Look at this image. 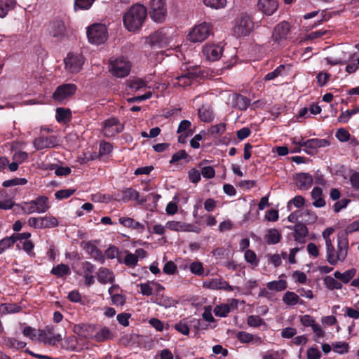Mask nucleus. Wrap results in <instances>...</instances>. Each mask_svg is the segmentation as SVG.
<instances>
[{"label":"nucleus","instance_id":"obj_55","mask_svg":"<svg viewBox=\"0 0 359 359\" xmlns=\"http://www.w3.org/2000/svg\"><path fill=\"white\" fill-rule=\"evenodd\" d=\"M15 243L13 237H6L0 241V255Z\"/></svg>","mask_w":359,"mask_h":359},{"label":"nucleus","instance_id":"obj_42","mask_svg":"<svg viewBox=\"0 0 359 359\" xmlns=\"http://www.w3.org/2000/svg\"><path fill=\"white\" fill-rule=\"evenodd\" d=\"M55 118L59 123H67L71 118V111L69 109L59 107L56 109Z\"/></svg>","mask_w":359,"mask_h":359},{"label":"nucleus","instance_id":"obj_60","mask_svg":"<svg viewBox=\"0 0 359 359\" xmlns=\"http://www.w3.org/2000/svg\"><path fill=\"white\" fill-rule=\"evenodd\" d=\"M86 248L92 256L95 257L96 259H102V252L96 248V246L92 243H87L86 244Z\"/></svg>","mask_w":359,"mask_h":359},{"label":"nucleus","instance_id":"obj_7","mask_svg":"<svg viewBox=\"0 0 359 359\" xmlns=\"http://www.w3.org/2000/svg\"><path fill=\"white\" fill-rule=\"evenodd\" d=\"M87 36L90 43L100 45L104 43L108 37L107 29L103 24H93L87 29Z\"/></svg>","mask_w":359,"mask_h":359},{"label":"nucleus","instance_id":"obj_37","mask_svg":"<svg viewBox=\"0 0 359 359\" xmlns=\"http://www.w3.org/2000/svg\"><path fill=\"white\" fill-rule=\"evenodd\" d=\"M233 107L240 110H245L249 104L250 100L248 98L243 95H236L233 97Z\"/></svg>","mask_w":359,"mask_h":359},{"label":"nucleus","instance_id":"obj_24","mask_svg":"<svg viewBox=\"0 0 359 359\" xmlns=\"http://www.w3.org/2000/svg\"><path fill=\"white\" fill-rule=\"evenodd\" d=\"M166 228L175 231H195L193 225L180 221H170L166 223Z\"/></svg>","mask_w":359,"mask_h":359},{"label":"nucleus","instance_id":"obj_10","mask_svg":"<svg viewBox=\"0 0 359 359\" xmlns=\"http://www.w3.org/2000/svg\"><path fill=\"white\" fill-rule=\"evenodd\" d=\"M123 125L117 118L111 117L102 122V133L107 137H111L121 133L123 130Z\"/></svg>","mask_w":359,"mask_h":359},{"label":"nucleus","instance_id":"obj_22","mask_svg":"<svg viewBox=\"0 0 359 359\" xmlns=\"http://www.w3.org/2000/svg\"><path fill=\"white\" fill-rule=\"evenodd\" d=\"M50 34L55 38L62 39L65 36L67 29L63 21L55 20L50 26Z\"/></svg>","mask_w":359,"mask_h":359},{"label":"nucleus","instance_id":"obj_58","mask_svg":"<svg viewBox=\"0 0 359 359\" xmlns=\"http://www.w3.org/2000/svg\"><path fill=\"white\" fill-rule=\"evenodd\" d=\"M285 69V67L283 65L278 66L276 69H275L273 72L268 73L264 76L265 81H271L277 78L278 76H280Z\"/></svg>","mask_w":359,"mask_h":359},{"label":"nucleus","instance_id":"obj_52","mask_svg":"<svg viewBox=\"0 0 359 359\" xmlns=\"http://www.w3.org/2000/svg\"><path fill=\"white\" fill-rule=\"evenodd\" d=\"M22 333L25 337H28L31 340L38 341L39 330L37 331L36 329L32 327L27 326L23 329Z\"/></svg>","mask_w":359,"mask_h":359},{"label":"nucleus","instance_id":"obj_28","mask_svg":"<svg viewBox=\"0 0 359 359\" xmlns=\"http://www.w3.org/2000/svg\"><path fill=\"white\" fill-rule=\"evenodd\" d=\"M120 288L118 285H112L109 288V293L111 295V301L116 306H123L126 303V297L119 294Z\"/></svg>","mask_w":359,"mask_h":359},{"label":"nucleus","instance_id":"obj_1","mask_svg":"<svg viewBox=\"0 0 359 359\" xmlns=\"http://www.w3.org/2000/svg\"><path fill=\"white\" fill-rule=\"evenodd\" d=\"M326 259L331 265H337L345 262L349 249L348 240L345 233H339L337 236V248L333 243L325 247Z\"/></svg>","mask_w":359,"mask_h":359},{"label":"nucleus","instance_id":"obj_40","mask_svg":"<svg viewBox=\"0 0 359 359\" xmlns=\"http://www.w3.org/2000/svg\"><path fill=\"white\" fill-rule=\"evenodd\" d=\"M114 337L111 331L107 327L101 328L95 335V339L98 342L104 341L112 339Z\"/></svg>","mask_w":359,"mask_h":359},{"label":"nucleus","instance_id":"obj_64","mask_svg":"<svg viewBox=\"0 0 359 359\" xmlns=\"http://www.w3.org/2000/svg\"><path fill=\"white\" fill-rule=\"evenodd\" d=\"M302 215L303 220L308 224H313L317 221L318 216L316 212L306 210L305 212H302Z\"/></svg>","mask_w":359,"mask_h":359},{"label":"nucleus","instance_id":"obj_31","mask_svg":"<svg viewBox=\"0 0 359 359\" xmlns=\"http://www.w3.org/2000/svg\"><path fill=\"white\" fill-rule=\"evenodd\" d=\"M309 233L306 225L299 223L294 226V239L299 243H304V239Z\"/></svg>","mask_w":359,"mask_h":359},{"label":"nucleus","instance_id":"obj_30","mask_svg":"<svg viewBox=\"0 0 359 359\" xmlns=\"http://www.w3.org/2000/svg\"><path fill=\"white\" fill-rule=\"evenodd\" d=\"M313 200V205L316 208H322L325 205V201L323 198V191L319 187H314L311 193Z\"/></svg>","mask_w":359,"mask_h":359},{"label":"nucleus","instance_id":"obj_5","mask_svg":"<svg viewBox=\"0 0 359 359\" xmlns=\"http://www.w3.org/2000/svg\"><path fill=\"white\" fill-rule=\"evenodd\" d=\"M130 69V62L124 57L111 58L109 61V70L116 77H126L129 74Z\"/></svg>","mask_w":359,"mask_h":359},{"label":"nucleus","instance_id":"obj_45","mask_svg":"<svg viewBox=\"0 0 359 359\" xmlns=\"http://www.w3.org/2000/svg\"><path fill=\"white\" fill-rule=\"evenodd\" d=\"M92 327L90 325L80 323L75 325L73 327V331L76 334L81 336L85 338L88 337V334L87 333L88 330L91 329Z\"/></svg>","mask_w":359,"mask_h":359},{"label":"nucleus","instance_id":"obj_54","mask_svg":"<svg viewBox=\"0 0 359 359\" xmlns=\"http://www.w3.org/2000/svg\"><path fill=\"white\" fill-rule=\"evenodd\" d=\"M292 144L295 147L293 150L291 151L292 153H299L301 151V147H304L305 141L302 136H297L294 137L291 139Z\"/></svg>","mask_w":359,"mask_h":359},{"label":"nucleus","instance_id":"obj_26","mask_svg":"<svg viewBox=\"0 0 359 359\" xmlns=\"http://www.w3.org/2000/svg\"><path fill=\"white\" fill-rule=\"evenodd\" d=\"M357 270L355 268L349 269L344 272H340L339 271H336L334 273V276L335 278H337L341 284H346L349 283L351 280H353L354 276L356 275Z\"/></svg>","mask_w":359,"mask_h":359},{"label":"nucleus","instance_id":"obj_16","mask_svg":"<svg viewBox=\"0 0 359 359\" xmlns=\"http://www.w3.org/2000/svg\"><path fill=\"white\" fill-rule=\"evenodd\" d=\"M223 52V47L219 44L207 43L203 48V53L207 60L215 61L219 60Z\"/></svg>","mask_w":359,"mask_h":359},{"label":"nucleus","instance_id":"obj_3","mask_svg":"<svg viewBox=\"0 0 359 359\" xmlns=\"http://www.w3.org/2000/svg\"><path fill=\"white\" fill-rule=\"evenodd\" d=\"M212 34V25L201 22L195 25L189 32L187 39L191 43H202Z\"/></svg>","mask_w":359,"mask_h":359},{"label":"nucleus","instance_id":"obj_49","mask_svg":"<svg viewBox=\"0 0 359 359\" xmlns=\"http://www.w3.org/2000/svg\"><path fill=\"white\" fill-rule=\"evenodd\" d=\"M126 266L129 267H134L137 265L138 261L136 259L134 253H131L129 251H126V256L122 261Z\"/></svg>","mask_w":359,"mask_h":359},{"label":"nucleus","instance_id":"obj_15","mask_svg":"<svg viewBox=\"0 0 359 359\" xmlns=\"http://www.w3.org/2000/svg\"><path fill=\"white\" fill-rule=\"evenodd\" d=\"M290 32V25L285 21L278 23L272 34V40L277 44H281L287 39Z\"/></svg>","mask_w":359,"mask_h":359},{"label":"nucleus","instance_id":"obj_14","mask_svg":"<svg viewBox=\"0 0 359 359\" xmlns=\"http://www.w3.org/2000/svg\"><path fill=\"white\" fill-rule=\"evenodd\" d=\"M172 40V34L170 29L161 28L151 36V41L154 44L160 46L169 45Z\"/></svg>","mask_w":359,"mask_h":359},{"label":"nucleus","instance_id":"obj_25","mask_svg":"<svg viewBox=\"0 0 359 359\" xmlns=\"http://www.w3.org/2000/svg\"><path fill=\"white\" fill-rule=\"evenodd\" d=\"M329 145V141L325 139L313 138L305 141L304 147L306 149V151L311 154V151L309 150H316L318 148L326 147Z\"/></svg>","mask_w":359,"mask_h":359},{"label":"nucleus","instance_id":"obj_34","mask_svg":"<svg viewBox=\"0 0 359 359\" xmlns=\"http://www.w3.org/2000/svg\"><path fill=\"white\" fill-rule=\"evenodd\" d=\"M198 114L201 121L203 122H210L214 118L212 110L209 106H202L198 109Z\"/></svg>","mask_w":359,"mask_h":359},{"label":"nucleus","instance_id":"obj_8","mask_svg":"<svg viewBox=\"0 0 359 359\" xmlns=\"http://www.w3.org/2000/svg\"><path fill=\"white\" fill-rule=\"evenodd\" d=\"M22 210L26 214L32 213H43L46 212L49 208L48 198L46 196H39L35 200L29 202H25L21 205Z\"/></svg>","mask_w":359,"mask_h":359},{"label":"nucleus","instance_id":"obj_17","mask_svg":"<svg viewBox=\"0 0 359 359\" xmlns=\"http://www.w3.org/2000/svg\"><path fill=\"white\" fill-rule=\"evenodd\" d=\"M203 287L210 290H223L225 291H233L234 287L231 286L228 282L222 278H213L210 280H205L203 283Z\"/></svg>","mask_w":359,"mask_h":359},{"label":"nucleus","instance_id":"obj_57","mask_svg":"<svg viewBox=\"0 0 359 359\" xmlns=\"http://www.w3.org/2000/svg\"><path fill=\"white\" fill-rule=\"evenodd\" d=\"M248 325L250 327H257L264 324L262 318L259 316H250L247 320Z\"/></svg>","mask_w":359,"mask_h":359},{"label":"nucleus","instance_id":"obj_6","mask_svg":"<svg viewBox=\"0 0 359 359\" xmlns=\"http://www.w3.org/2000/svg\"><path fill=\"white\" fill-rule=\"evenodd\" d=\"M254 25L251 16L243 13L235 19L233 31L238 36H247L253 30Z\"/></svg>","mask_w":359,"mask_h":359},{"label":"nucleus","instance_id":"obj_50","mask_svg":"<svg viewBox=\"0 0 359 359\" xmlns=\"http://www.w3.org/2000/svg\"><path fill=\"white\" fill-rule=\"evenodd\" d=\"M348 348V344L344 341H339L332 344L333 351L339 354L347 353Z\"/></svg>","mask_w":359,"mask_h":359},{"label":"nucleus","instance_id":"obj_43","mask_svg":"<svg viewBox=\"0 0 359 359\" xmlns=\"http://www.w3.org/2000/svg\"><path fill=\"white\" fill-rule=\"evenodd\" d=\"M20 306L15 304H0V314L6 315L8 313H18L20 311Z\"/></svg>","mask_w":359,"mask_h":359},{"label":"nucleus","instance_id":"obj_41","mask_svg":"<svg viewBox=\"0 0 359 359\" xmlns=\"http://www.w3.org/2000/svg\"><path fill=\"white\" fill-rule=\"evenodd\" d=\"M324 284L326 288L330 290H341L342 288L341 283L337 278H335L334 276H326L324 278Z\"/></svg>","mask_w":359,"mask_h":359},{"label":"nucleus","instance_id":"obj_48","mask_svg":"<svg viewBox=\"0 0 359 359\" xmlns=\"http://www.w3.org/2000/svg\"><path fill=\"white\" fill-rule=\"evenodd\" d=\"M226 130L225 123H219L212 126L209 130L208 133L214 137L222 135Z\"/></svg>","mask_w":359,"mask_h":359},{"label":"nucleus","instance_id":"obj_9","mask_svg":"<svg viewBox=\"0 0 359 359\" xmlns=\"http://www.w3.org/2000/svg\"><path fill=\"white\" fill-rule=\"evenodd\" d=\"M64 62L65 69L71 74H76L82 69L84 64V57L81 54L69 53Z\"/></svg>","mask_w":359,"mask_h":359},{"label":"nucleus","instance_id":"obj_19","mask_svg":"<svg viewBox=\"0 0 359 359\" xmlns=\"http://www.w3.org/2000/svg\"><path fill=\"white\" fill-rule=\"evenodd\" d=\"M196 78V74L194 72H188L180 76H178L171 80L173 86L187 87L190 86L193 81Z\"/></svg>","mask_w":359,"mask_h":359},{"label":"nucleus","instance_id":"obj_23","mask_svg":"<svg viewBox=\"0 0 359 359\" xmlns=\"http://www.w3.org/2000/svg\"><path fill=\"white\" fill-rule=\"evenodd\" d=\"M238 306V301L232 299L229 304H223L217 305L214 309L215 316L219 317H226L231 309H236Z\"/></svg>","mask_w":359,"mask_h":359},{"label":"nucleus","instance_id":"obj_13","mask_svg":"<svg viewBox=\"0 0 359 359\" xmlns=\"http://www.w3.org/2000/svg\"><path fill=\"white\" fill-rule=\"evenodd\" d=\"M62 340V335L54 334L53 328L47 327L45 330H39L38 341L45 345L55 346Z\"/></svg>","mask_w":359,"mask_h":359},{"label":"nucleus","instance_id":"obj_33","mask_svg":"<svg viewBox=\"0 0 359 359\" xmlns=\"http://www.w3.org/2000/svg\"><path fill=\"white\" fill-rule=\"evenodd\" d=\"M139 193L133 188H128L122 191L121 201L126 203L131 200H135L140 203L144 202L146 200H139Z\"/></svg>","mask_w":359,"mask_h":359},{"label":"nucleus","instance_id":"obj_63","mask_svg":"<svg viewBox=\"0 0 359 359\" xmlns=\"http://www.w3.org/2000/svg\"><path fill=\"white\" fill-rule=\"evenodd\" d=\"M335 136L339 141L342 142H347L350 139V133L343 128L337 130Z\"/></svg>","mask_w":359,"mask_h":359},{"label":"nucleus","instance_id":"obj_32","mask_svg":"<svg viewBox=\"0 0 359 359\" xmlns=\"http://www.w3.org/2000/svg\"><path fill=\"white\" fill-rule=\"evenodd\" d=\"M155 302L165 308L175 306L177 301L170 297L163 294H156Z\"/></svg>","mask_w":359,"mask_h":359},{"label":"nucleus","instance_id":"obj_53","mask_svg":"<svg viewBox=\"0 0 359 359\" xmlns=\"http://www.w3.org/2000/svg\"><path fill=\"white\" fill-rule=\"evenodd\" d=\"M75 189H61L57 191L55 193V196L58 200H62L65 198H68L72 195H73L75 193Z\"/></svg>","mask_w":359,"mask_h":359},{"label":"nucleus","instance_id":"obj_61","mask_svg":"<svg viewBox=\"0 0 359 359\" xmlns=\"http://www.w3.org/2000/svg\"><path fill=\"white\" fill-rule=\"evenodd\" d=\"M147 87L146 82L141 79H135L130 81L129 88L133 91H138Z\"/></svg>","mask_w":359,"mask_h":359},{"label":"nucleus","instance_id":"obj_27","mask_svg":"<svg viewBox=\"0 0 359 359\" xmlns=\"http://www.w3.org/2000/svg\"><path fill=\"white\" fill-rule=\"evenodd\" d=\"M98 281L102 284L112 283L115 276L114 273L107 268H100L97 272Z\"/></svg>","mask_w":359,"mask_h":359},{"label":"nucleus","instance_id":"obj_51","mask_svg":"<svg viewBox=\"0 0 359 359\" xmlns=\"http://www.w3.org/2000/svg\"><path fill=\"white\" fill-rule=\"evenodd\" d=\"M205 6L215 9L224 8L226 4V0H203Z\"/></svg>","mask_w":359,"mask_h":359},{"label":"nucleus","instance_id":"obj_59","mask_svg":"<svg viewBox=\"0 0 359 359\" xmlns=\"http://www.w3.org/2000/svg\"><path fill=\"white\" fill-rule=\"evenodd\" d=\"M6 345L12 348L21 349L26 346V343L14 338H8L6 340Z\"/></svg>","mask_w":359,"mask_h":359},{"label":"nucleus","instance_id":"obj_39","mask_svg":"<svg viewBox=\"0 0 359 359\" xmlns=\"http://www.w3.org/2000/svg\"><path fill=\"white\" fill-rule=\"evenodd\" d=\"M14 202L8 197V194L5 191H0V209L1 210H9L11 209L14 205Z\"/></svg>","mask_w":359,"mask_h":359},{"label":"nucleus","instance_id":"obj_21","mask_svg":"<svg viewBox=\"0 0 359 359\" xmlns=\"http://www.w3.org/2000/svg\"><path fill=\"white\" fill-rule=\"evenodd\" d=\"M236 338L240 342L244 344L252 343L255 345H261L264 344L263 339L258 335H254L244 331H240L236 333Z\"/></svg>","mask_w":359,"mask_h":359},{"label":"nucleus","instance_id":"obj_47","mask_svg":"<svg viewBox=\"0 0 359 359\" xmlns=\"http://www.w3.org/2000/svg\"><path fill=\"white\" fill-rule=\"evenodd\" d=\"M190 271L198 276H201L204 273V267L202 262L199 261H195L189 264Z\"/></svg>","mask_w":359,"mask_h":359},{"label":"nucleus","instance_id":"obj_18","mask_svg":"<svg viewBox=\"0 0 359 359\" xmlns=\"http://www.w3.org/2000/svg\"><path fill=\"white\" fill-rule=\"evenodd\" d=\"M257 8L266 15H273L278 8L277 0H258Z\"/></svg>","mask_w":359,"mask_h":359},{"label":"nucleus","instance_id":"obj_20","mask_svg":"<svg viewBox=\"0 0 359 359\" xmlns=\"http://www.w3.org/2000/svg\"><path fill=\"white\" fill-rule=\"evenodd\" d=\"M295 184L300 190H308L313 184V177L308 173H299L297 174L295 177Z\"/></svg>","mask_w":359,"mask_h":359},{"label":"nucleus","instance_id":"obj_36","mask_svg":"<svg viewBox=\"0 0 359 359\" xmlns=\"http://www.w3.org/2000/svg\"><path fill=\"white\" fill-rule=\"evenodd\" d=\"M15 0H0V18H4L11 10L15 8Z\"/></svg>","mask_w":359,"mask_h":359},{"label":"nucleus","instance_id":"obj_4","mask_svg":"<svg viewBox=\"0 0 359 359\" xmlns=\"http://www.w3.org/2000/svg\"><path fill=\"white\" fill-rule=\"evenodd\" d=\"M147 11H148L150 18L154 22H164L168 15L165 0H149Z\"/></svg>","mask_w":359,"mask_h":359},{"label":"nucleus","instance_id":"obj_11","mask_svg":"<svg viewBox=\"0 0 359 359\" xmlns=\"http://www.w3.org/2000/svg\"><path fill=\"white\" fill-rule=\"evenodd\" d=\"M60 144V140L57 136L50 135L46 137L41 134L33 141V145L36 150H42L44 149L54 148Z\"/></svg>","mask_w":359,"mask_h":359},{"label":"nucleus","instance_id":"obj_2","mask_svg":"<svg viewBox=\"0 0 359 359\" xmlns=\"http://www.w3.org/2000/svg\"><path fill=\"white\" fill-rule=\"evenodd\" d=\"M146 16L147 8L142 4H135L124 14V27L129 32H135L142 26Z\"/></svg>","mask_w":359,"mask_h":359},{"label":"nucleus","instance_id":"obj_62","mask_svg":"<svg viewBox=\"0 0 359 359\" xmlns=\"http://www.w3.org/2000/svg\"><path fill=\"white\" fill-rule=\"evenodd\" d=\"M94 0H75L74 7L75 9H85L87 10L90 8Z\"/></svg>","mask_w":359,"mask_h":359},{"label":"nucleus","instance_id":"obj_12","mask_svg":"<svg viewBox=\"0 0 359 359\" xmlns=\"http://www.w3.org/2000/svg\"><path fill=\"white\" fill-rule=\"evenodd\" d=\"M76 86L72 83L63 84L58 86L55 90L53 98L56 102H63L72 96L76 91Z\"/></svg>","mask_w":359,"mask_h":359},{"label":"nucleus","instance_id":"obj_46","mask_svg":"<svg viewBox=\"0 0 359 359\" xmlns=\"http://www.w3.org/2000/svg\"><path fill=\"white\" fill-rule=\"evenodd\" d=\"M58 225L57 219L53 216L41 217V229L52 228Z\"/></svg>","mask_w":359,"mask_h":359},{"label":"nucleus","instance_id":"obj_38","mask_svg":"<svg viewBox=\"0 0 359 359\" xmlns=\"http://www.w3.org/2000/svg\"><path fill=\"white\" fill-rule=\"evenodd\" d=\"M266 287L270 290L280 292L287 288V283L285 280L280 278L278 280L269 282L266 284Z\"/></svg>","mask_w":359,"mask_h":359},{"label":"nucleus","instance_id":"obj_35","mask_svg":"<svg viewBox=\"0 0 359 359\" xmlns=\"http://www.w3.org/2000/svg\"><path fill=\"white\" fill-rule=\"evenodd\" d=\"M283 302L287 306H294L297 304H302L299 297L293 292L287 291L283 297Z\"/></svg>","mask_w":359,"mask_h":359},{"label":"nucleus","instance_id":"obj_56","mask_svg":"<svg viewBox=\"0 0 359 359\" xmlns=\"http://www.w3.org/2000/svg\"><path fill=\"white\" fill-rule=\"evenodd\" d=\"M245 259L247 262L251 264L252 266H257L259 261L257 258L255 252L251 250H247L245 252Z\"/></svg>","mask_w":359,"mask_h":359},{"label":"nucleus","instance_id":"obj_44","mask_svg":"<svg viewBox=\"0 0 359 359\" xmlns=\"http://www.w3.org/2000/svg\"><path fill=\"white\" fill-rule=\"evenodd\" d=\"M70 273L69 268L67 265L60 264L53 267L51 270V273L56 276L57 277H62Z\"/></svg>","mask_w":359,"mask_h":359},{"label":"nucleus","instance_id":"obj_29","mask_svg":"<svg viewBox=\"0 0 359 359\" xmlns=\"http://www.w3.org/2000/svg\"><path fill=\"white\" fill-rule=\"evenodd\" d=\"M281 237V233L278 229H269L264 235V241L269 245H274L280 241Z\"/></svg>","mask_w":359,"mask_h":359}]
</instances>
